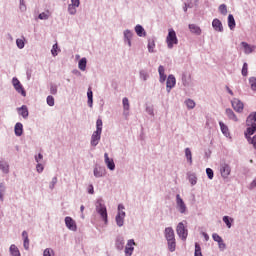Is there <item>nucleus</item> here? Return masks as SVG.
Returning <instances> with one entry per match:
<instances>
[{"instance_id":"22","label":"nucleus","mask_w":256,"mask_h":256,"mask_svg":"<svg viewBox=\"0 0 256 256\" xmlns=\"http://www.w3.org/2000/svg\"><path fill=\"white\" fill-rule=\"evenodd\" d=\"M22 237H23V245H24V249L29 250V234L27 233V231H23L22 232Z\"/></svg>"},{"instance_id":"43","label":"nucleus","mask_w":256,"mask_h":256,"mask_svg":"<svg viewBox=\"0 0 256 256\" xmlns=\"http://www.w3.org/2000/svg\"><path fill=\"white\" fill-rule=\"evenodd\" d=\"M46 101L49 107H53L55 105V98L53 96H48Z\"/></svg>"},{"instance_id":"63","label":"nucleus","mask_w":256,"mask_h":256,"mask_svg":"<svg viewBox=\"0 0 256 256\" xmlns=\"http://www.w3.org/2000/svg\"><path fill=\"white\" fill-rule=\"evenodd\" d=\"M35 159H36V162L39 163V161L43 159V154H38V156H36Z\"/></svg>"},{"instance_id":"15","label":"nucleus","mask_w":256,"mask_h":256,"mask_svg":"<svg viewBox=\"0 0 256 256\" xmlns=\"http://www.w3.org/2000/svg\"><path fill=\"white\" fill-rule=\"evenodd\" d=\"M241 45H242V47L244 49V53L246 55H249V54L253 53V51H255V46H251L247 42H241Z\"/></svg>"},{"instance_id":"17","label":"nucleus","mask_w":256,"mask_h":256,"mask_svg":"<svg viewBox=\"0 0 256 256\" xmlns=\"http://www.w3.org/2000/svg\"><path fill=\"white\" fill-rule=\"evenodd\" d=\"M212 27L213 29H215L216 31H219L220 33L223 31V24L217 18L212 21Z\"/></svg>"},{"instance_id":"31","label":"nucleus","mask_w":256,"mask_h":256,"mask_svg":"<svg viewBox=\"0 0 256 256\" xmlns=\"http://www.w3.org/2000/svg\"><path fill=\"white\" fill-rule=\"evenodd\" d=\"M253 121H254V122L256 121V112L250 114V115L247 117L246 124L249 126V125H251V123H253Z\"/></svg>"},{"instance_id":"2","label":"nucleus","mask_w":256,"mask_h":256,"mask_svg":"<svg viewBox=\"0 0 256 256\" xmlns=\"http://www.w3.org/2000/svg\"><path fill=\"white\" fill-rule=\"evenodd\" d=\"M97 214L100 215L105 223H107V207L101 201L96 203Z\"/></svg>"},{"instance_id":"53","label":"nucleus","mask_w":256,"mask_h":256,"mask_svg":"<svg viewBox=\"0 0 256 256\" xmlns=\"http://www.w3.org/2000/svg\"><path fill=\"white\" fill-rule=\"evenodd\" d=\"M123 245H125V242H123V240H117L116 242L117 249L121 251V249H123Z\"/></svg>"},{"instance_id":"21","label":"nucleus","mask_w":256,"mask_h":256,"mask_svg":"<svg viewBox=\"0 0 256 256\" xmlns=\"http://www.w3.org/2000/svg\"><path fill=\"white\" fill-rule=\"evenodd\" d=\"M135 32H136V35H138V37H145V35H147L143 26H141L139 24L136 25Z\"/></svg>"},{"instance_id":"46","label":"nucleus","mask_w":256,"mask_h":256,"mask_svg":"<svg viewBox=\"0 0 256 256\" xmlns=\"http://www.w3.org/2000/svg\"><path fill=\"white\" fill-rule=\"evenodd\" d=\"M0 169H2V171L4 173H9V165L3 163V162H0Z\"/></svg>"},{"instance_id":"52","label":"nucleus","mask_w":256,"mask_h":256,"mask_svg":"<svg viewBox=\"0 0 256 256\" xmlns=\"http://www.w3.org/2000/svg\"><path fill=\"white\" fill-rule=\"evenodd\" d=\"M189 181L191 185H197V177L195 175L189 176Z\"/></svg>"},{"instance_id":"7","label":"nucleus","mask_w":256,"mask_h":256,"mask_svg":"<svg viewBox=\"0 0 256 256\" xmlns=\"http://www.w3.org/2000/svg\"><path fill=\"white\" fill-rule=\"evenodd\" d=\"M133 251H135V240L130 239L127 242V245L125 247V255L131 256L133 255Z\"/></svg>"},{"instance_id":"42","label":"nucleus","mask_w":256,"mask_h":256,"mask_svg":"<svg viewBox=\"0 0 256 256\" xmlns=\"http://www.w3.org/2000/svg\"><path fill=\"white\" fill-rule=\"evenodd\" d=\"M246 139H247L248 143H250V145H253L254 149H256V135L253 136L252 138H251V136L247 137Z\"/></svg>"},{"instance_id":"27","label":"nucleus","mask_w":256,"mask_h":256,"mask_svg":"<svg viewBox=\"0 0 256 256\" xmlns=\"http://www.w3.org/2000/svg\"><path fill=\"white\" fill-rule=\"evenodd\" d=\"M78 68L80 71H85L87 69V58H82L78 63Z\"/></svg>"},{"instance_id":"57","label":"nucleus","mask_w":256,"mask_h":256,"mask_svg":"<svg viewBox=\"0 0 256 256\" xmlns=\"http://www.w3.org/2000/svg\"><path fill=\"white\" fill-rule=\"evenodd\" d=\"M43 164H37L36 166V170L38 173H43Z\"/></svg>"},{"instance_id":"40","label":"nucleus","mask_w":256,"mask_h":256,"mask_svg":"<svg viewBox=\"0 0 256 256\" xmlns=\"http://www.w3.org/2000/svg\"><path fill=\"white\" fill-rule=\"evenodd\" d=\"M248 71H249V66H248V64L245 62V63L243 64V67H242V75H243V77H247Z\"/></svg>"},{"instance_id":"64","label":"nucleus","mask_w":256,"mask_h":256,"mask_svg":"<svg viewBox=\"0 0 256 256\" xmlns=\"http://www.w3.org/2000/svg\"><path fill=\"white\" fill-rule=\"evenodd\" d=\"M250 187L252 189L256 187V178L252 181V183L250 184Z\"/></svg>"},{"instance_id":"41","label":"nucleus","mask_w":256,"mask_h":256,"mask_svg":"<svg viewBox=\"0 0 256 256\" xmlns=\"http://www.w3.org/2000/svg\"><path fill=\"white\" fill-rule=\"evenodd\" d=\"M68 12L70 13V15H75L77 13V6H73L72 4H69Z\"/></svg>"},{"instance_id":"39","label":"nucleus","mask_w":256,"mask_h":256,"mask_svg":"<svg viewBox=\"0 0 256 256\" xmlns=\"http://www.w3.org/2000/svg\"><path fill=\"white\" fill-rule=\"evenodd\" d=\"M51 53L53 55V57H57L58 53H59V46L56 44L53 45Z\"/></svg>"},{"instance_id":"1","label":"nucleus","mask_w":256,"mask_h":256,"mask_svg":"<svg viewBox=\"0 0 256 256\" xmlns=\"http://www.w3.org/2000/svg\"><path fill=\"white\" fill-rule=\"evenodd\" d=\"M166 45L168 49H173L175 45H179V39L177 38V33L173 28L168 29V35L166 37Z\"/></svg>"},{"instance_id":"50","label":"nucleus","mask_w":256,"mask_h":256,"mask_svg":"<svg viewBox=\"0 0 256 256\" xmlns=\"http://www.w3.org/2000/svg\"><path fill=\"white\" fill-rule=\"evenodd\" d=\"M223 221L227 225L228 229H231V221H230L229 216H224Z\"/></svg>"},{"instance_id":"3","label":"nucleus","mask_w":256,"mask_h":256,"mask_svg":"<svg viewBox=\"0 0 256 256\" xmlns=\"http://www.w3.org/2000/svg\"><path fill=\"white\" fill-rule=\"evenodd\" d=\"M125 206L123 204L118 205V214L116 216V223L118 227H123L124 219H125Z\"/></svg>"},{"instance_id":"6","label":"nucleus","mask_w":256,"mask_h":256,"mask_svg":"<svg viewBox=\"0 0 256 256\" xmlns=\"http://www.w3.org/2000/svg\"><path fill=\"white\" fill-rule=\"evenodd\" d=\"M12 85H13L14 89L17 91V93H21V95H23V97H25V95H26L25 89H23V85L21 84L19 79L13 78Z\"/></svg>"},{"instance_id":"4","label":"nucleus","mask_w":256,"mask_h":256,"mask_svg":"<svg viewBox=\"0 0 256 256\" xmlns=\"http://www.w3.org/2000/svg\"><path fill=\"white\" fill-rule=\"evenodd\" d=\"M176 231H177V235L179 237H181V239L183 241H185V239H187L188 232H187V229L185 228V224H183V222H180L177 225Z\"/></svg>"},{"instance_id":"60","label":"nucleus","mask_w":256,"mask_h":256,"mask_svg":"<svg viewBox=\"0 0 256 256\" xmlns=\"http://www.w3.org/2000/svg\"><path fill=\"white\" fill-rule=\"evenodd\" d=\"M88 193H90V195H93L95 193V190L93 189L92 184L88 186Z\"/></svg>"},{"instance_id":"10","label":"nucleus","mask_w":256,"mask_h":256,"mask_svg":"<svg viewBox=\"0 0 256 256\" xmlns=\"http://www.w3.org/2000/svg\"><path fill=\"white\" fill-rule=\"evenodd\" d=\"M99 141H101V132L94 131L91 137V145L93 147H97V145H99Z\"/></svg>"},{"instance_id":"30","label":"nucleus","mask_w":256,"mask_h":256,"mask_svg":"<svg viewBox=\"0 0 256 256\" xmlns=\"http://www.w3.org/2000/svg\"><path fill=\"white\" fill-rule=\"evenodd\" d=\"M87 97L89 107H93V91L91 90V88L88 89Z\"/></svg>"},{"instance_id":"32","label":"nucleus","mask_w":256,"mask_h":256,"mask_svg":"<svg viewBox=\"0 0 256 256\" xmlns=\"http://www.w3.org/2000/svg\"><path fill=\"white\" fill-rule=\"evenodd\" d=\"M102 131H103V120L98 119L96 121V132L102 133Z\"/></svg>"},{"instance_id":"35","label":"nucleus","mask_w":256,"mask_h":256,"mask_svg":"<svg viewBox=\"0 0 256 256\" xmlns=\"http://www.w3.org/2000/svg\"><path fill=\"white\" fill-rule=\"evenodd\" d=\"M185 104L188 109H195V101H193L192 99L186 100Z\"/></svg>"},{"instance_id":"54","label":"nucleus","mask_w":256,"mask_h":256,"mask_svg":"<svg viewBox=\"0 0 256 256\" xmlns=\"http://www.w3.org/2000/svg\"><path fill=\"white\" fill-rule=\"evenodd\" d=\"M50 93H51V95H57V86L56 85L50 86Z\"/></svg>"},{"instance_id":"11","label":"nucleus","mask_w":256,"mask_h":256,"mask_svg":"<svg viewBox=\"0 0 256 256\" xmlns=\"http://www.w3.org/2000/svg\"><path fill=\"white\" fill-rule=\"evenodd\" d=\"M176 83H177V80L175 79V76L169 75L166 82L168 93L171 91V89H173V87H175Z\"/></svg>"},{"instance_id":"23","label":"nucleus","mask_w":256,"mask_h":256,"mask_svg":"<svg viewBox=\"0 0 256 256\" xmlns=\"http://www.w3.org/2000/svg\"><path fill=\"white\" fill-rule=\"evenodd\" d=\"M158 73L160 76V82L165 83V79H167V76L165 75V68L163 66H159Z\"/></svg>"},{"instance_id":"55","label":"nucleus","mask_w":256,"mask_h":256,"mask_svg":"<svg viewBox=\"0 0 256 256\" xmlns=\"http://www.w3.org/2000/svg\"><path fill=\"white\" fill-rule=\"evenodd\" d=\"M94 176L95 177H103V173H101V170L99 168L94 169Z\"/></svg>"},{"instance_id":"56","label":"nucleus","mask_w":256,"mask_h":256,"mask_svg":"<svg viewBox=\"0 0 256 256\" xmlns=\"http://www.w3.org/2000/svg\"><path fill=\"white\" fill-rule=\"evenodd\" d=\"M43 256H53V250L51 249H45L44 250V253H43Z\"/></svg>"},{"instance_id":"59","label":"nucleus","mask_w":256,"mask_h":256,"mask_svg":"<svg viewBox=\"0 0 256 256\" xmlns=\"http://www.w3.org/2000/svg\"><path fill=\"white\" fill-rule=\"evenodd\" d=\"M51 189H54V187H55V185H57V177H54L53 179H52V182H51Z\"/></svg>"},{"instance_id":"38","label":"nucleus","mask_w":256,"mask_h":256,"mask_svg":"<svg viewBox=\"0 0 256 256\" xmlns=\"http://www.w3.org/2000/svg\"><path fill=\"white\" fill-rule=\"evenodd\" d=\"M249 83H250L252 91H256V78L250 77Z\"/></svg>"},{"instance_id":"24","label":"nucleus","mask_w":256,"mask_h":256,"mask_svg":"<svg viewBox=\"0 0 256 256\" xmlns=\"http://www.w3.org/2000/svg\"><path fill=\"white\" fill-rule=\"evenodd\" d=\"M235 17H233V14L228 15V27L233 31L235 29Z\"/></svg>"},{"instance_id":"12","label":"nucleus","mask_w":256,"mask_h":256,"mask_svg":"<svg viewBox=\"0 0 256 256\" xmlns=\"http://www.w3.org/2000/svg\"><path fill=\"white\" fill-rule=\"evenodd\" d=\"M221 176L227 179L231 175V167L228 164H223L220 168Z\"/></svg>"},{"instance_id":"58","label":"nucleus","mask_w":256,"mask_h":256,"mask_svg":"<svg viewBox=\"0 0 256 256\" xmlns=\"http://www.w3.org/2000/svg\"><path fill=\"white\" fill-rule=\"evenodd\" d=\"M71 3L72 4H70V5H73L74 7H79V5H80L79 0H71Z\"/></svg>"},{"instance_id":"9","label":"nucleus","mask_w":256,"mask_h":256,"mask_svg":"<svg viewBox=\"0 0 256 256\" xmlns=\"http://www.w3.org/2000/svg\"><path fill=\"white\" fill-rule=\"evenodd\" d=\"M65 225L70 231H77V224L75 223V220L69 216L65 218Z\"/></svg>"},{"instance_id":"51","label":"nucleus","mask_w":256,"mask_h":256,"mask_svg":"<svg viewBox=\"0 0 256 256\" xmlns=\"http://www.w3.org/2000/svg\"><path fill=\"white\" fill-rule=\"evenodd\" d=\"M206 174L208 176V179H213V177H214L213 169L207 168L206 169Z\"/></svg>"},{"instance_id":"18","label":"nucleus","mask_w":256,"mask_h":256,"mask_svg":"<svg viewBox=\"0 0 256 256\" xmlns=\"http://www.w3.org/2000/svg\"><path fill=\"white\" fill-rule=\"evenodd\" d=\"M18 113L23 117V119H27L29 117V110L27 106L23 105L22 107L18 108Z\"/></svg>"},{"instance_id":"26","label":"nucleus","mask_w":256,"mask_h":256,"mask_svg":"<svg viewBox=\"0 0 256 256\" xmlns=\"http://www.w3.org/2000/svg\"><path fill=\"white\" fill-rule=\"evenodd\" d=\"M226 115L232 121H239V119H237V115H235V112H233V110H231L230 108L226 109Z\"/></svg>"},{"instance_id":"62","label":"nucleus","mask_w":256,"mask_h":256,"mask_svg":"<svg viewBox=\"0 0 256 256\" xmlns=\"http://www.w3.org/2000/svg\"><path fill=\"white\" fill-rule=\"evenodd\" d=\"M218 245H219V249H225L226 245L225 243L223 242V240H221V242H218Z\"/></svg>"},{"instance_id":"5","label":"nucleus","mask_w":256,"mask_h":256,"mask_svg":"<svg viewBox=\"0 0 256 256\" xmlns=\"http://www.w3.org/2000/svg\"><path fill=\"white\" fill-rule=\"evenodd\" d=\"M176 205L179 213H186L187 212V205H185V202L183 201V198H181V195H176Z\"/></svg>"},{"instance_id":"20","label":"nucleus","mask_w":256,"mask_h":256,"mask_svg":"<svg viewBox=\"0 0 256 256\" xmlns=\"http://www.w3.org/2000/svg\"><path fill=\"white\" fill-rule=\"evenodd\" d=\"M190 32L194 35H201V28L195 24H189Z\"/></svg>"},{"instance_id":"36","label":"nucleus","mask_w":256,"mask_h":256,"mask_svg":"<svg viewBox=\"0 0 256 256\" xmlns=\"http://www.w3.org/2000/svg\"><path fill=\"white\" fill-rule=\"evenodd\" d=\"M148 51L149 53H153L155 51V41L153 40L148 41Z\"/></svg>"},{"instance_id":"25","label":"nucleus","mask_w":256,"mask_h":256,"mask_svg":"<svg viewBox=\"0 0 256 256\" xmlns=\"http://www.w3.org/2000/svg\"><path fill=\"white\" fill-rule=\"evenodd\" d=\"M220 125V129L221 132L223 133V135H225V137H229L230 133H229V127H227V125H225V123L223 122H219Z\"/></svg>"},{"instance_id":"28","label":"nucleus","mask_w":256,"mask_h":256,"mask_svg":"<svg viewBox=\"0 0 256 256\" xmlns=\"http://www.w3.org/2000/svg\"><path fill=\"white\" fill-rule=\"evenodd\" d=\"M10 253L12 256H21V253L19 252V248H17L15 244H12L10 246Z\"/></svg>"},{"instance_id":"33","label":"nucleus","mask_w":256,"mask_h":256,"mask_svg":"<svg viewBox=\"0 0 256 256\" xmlns=\"http://www.w3.org/2000/svg\"><path fill=\"white\" fill-rule=\"evenodd\" d=\"M125 39L128 41V45L131 47V37H133V33L130 30H126L124 32Z\"/></svg>"},{"instance_id":"45","label":"nucleus","mask_w":256,"mask_h":256,"mask_svg":"<svg viewBox=\"0 0 256 256\" xmlns=\"http://www.w3.org/2000/svg\"><path fill=\"white\" fill-rule=\"evenodd\" d=\"M122 103H123L124 111H129V107H130L129 99L123 98Z\"/></svg>"},{"instance_id":"47","label":"nucleus","mask_w":256,"mask_h":256,"mask_svg":"<svg viewBox=\"0 0 256 256\" xmlns=\"http://www.w3.org/2000/svg\"><path fill=\"white\" fill-rule=\"evenodd\" d=\"M219 11L222 15H227V5H225V4L220 5Z\"/></svg>"},{"instance_id":"14","label":"nucleus","mask_w":256,"mask_h":256,"mask_svg":"<svg viewBox=\"0 0 256 256\" xmlns=\"http://www.w3.org/2000/svg\"><path fill=\"white\" fill-rule=\"evenodd\" d=\"M247 130L245 132V137H250V135H253L256 131V123L254 121L250 122V125H247Z\"/></svg>"},{"instance_id":"34","label":"nucleus","mask_w":256,"mask_h":256,"mask_svg":"<svg viewBox=\"0 0 256 256\" xmlns=\"http://www.w3.org/2000/svg\"><path fill=\"white\" fill-rule=\"evenodd\" d=\"M167 242H168L169 251H171V252L175 251V247H176L175 239L174 240H167Z\"/></svg>"},{"instance_id":"13","label":"nucleus","mask_w":256,"mask_h":256,"mask_svg":"<svg viewBox=\"0 0 256 256\" xmlns=\"http://www.w3.org/2000/svg\"><path fill=\"white\" fill-rule=\"evenodd\" d=\"M104 161L110 171H115V162L113 161V158H109V154H104Z\"/></svg>"},{"instance_id":"61","label":"nucleus","mask_w":256,"mask_h":256,"mask_svg":"<svg viewBox=\"0 0 256 256\" xmlns=\"http://www.w3.org/2000/svg\"><path fill=\"white\" fill-rule=\"evenodd\" d=\"M3 189H5V186H3V183L0 184V199H3Z\"/></svg>"},{"instance_id":"16","label":"nucleus","mask_w":256,"mask_h":256,"mask_svg":"<svg viewBox=\"0 0 256 256\" xmlns=\"http://www.w3.org/2000/svg\"><path fill=\"white\" fill-rule=\"evenodd\" d=\"M165 237L167 241H171L175 239V231H173V228L168 227L165 229Z\"/></svg>"},{"instance_id":"8","label":"nucleus","mask_w":256,"mask_h":256,"mask_svg":"<svg viewBox=\"0 0 256 256\" xmlns=\"http://www.w3.org/2000/svg\"><path fill=\"white\" fill-rule=\"evenodd\" d=\"M231 103L234 111H236L237 113H241L243 111L244 105L241 100L234 98Z\"/></svg>"},{"instance_id":"29","label":"nucleus","mask_w":256,"mask_h":256,"mask_svg":"<svg viewBox=\"0 0 256 256\" xmlns=\"http://www.w3.org/2000/svg\"><path fill=\"white\" fill-rule=\"evenodd\" d=\"M185 155H186L187 161L190 163V165H193V155L191 154V149L186 148Z\"/></svg>"},{"instance_id":"19","label":"nucleus","mask_w":256,"mask_h":256,"mask_svg":"<svg viewBox=\"0 0 256 256\" xmlns=\"http://www.w3.org/2000/svg\"><path fill=\"white\" fill-rule=\"evenodd\" d=\"M14 131L17 137H21L23 135V124L20 122L16 123Z\"/></svg>"},{"instance_id":"49","label":"nucleus","mask_w":256,"mask_h":256,"mask_svg":"<svg viewBox=\"0 0 256 256\" xmlns=\"http://www.w3.org/2000/svg\"><path fill=\"white\" fill-rule=\"evenodd\" d=\"M212 239H213L214 241H216V243H221V241H223V238H221V236H219V234H217V233H214V234L212 235Z\"/></svg>"},{"instance_id":"37","label":"nucleus","mask_w":256,"mask_h":256,"mask_svg":"<svg viewBox=\"0 0 256 256\" xmlns=\"http://www.w3.org/2000/svg\"><path fill=\"white\" fill-rule=\"evenodd\" d=\"M51 16V12L46 11L39 14V19L46 20Z\"/></svg>"},{"instance_id":"44","label":"nucleus","mask_w":256,"mask_h":256,"mask_svg":"<svg viewBox=\"0 0 256 256\" xmlns=\"http://www.w3.org/2000/svg\"><path fill=\"white\" fill-rule=\"evenodd\" d=\"M195 256H203V254L201 253V246L196 243L195 244V253H194Z\"/></svg>"},{"instance_id":"48","label":"nucleus","mask_w":256,"mask_h":256,"mask_svg":"<svg viewBox=\"0 0 256 256\" xmlns=\"http://www.w3.org/2000/svg\"><path fill=\"white\" fill-rule=\"evenodd\" d=\"M16 44L18 49H23V47H25V41H23V39H17Z\"/></svg>"}]
</instances>
